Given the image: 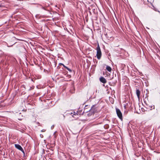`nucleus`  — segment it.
<instances>
[{"label": "nucleus", "mask_w": 160, "mask_h": 160, "mask_svg": "<svg viewBox=\"0 0 160 160\" xmlns=\"http://www.w3.org/2000/svg\"><path fill=\"white\" fill-rule=\"evenodd\" d=\"M67 115H71L72 117L74 118H77L76 116L78 115V114L77 112H73L72 111L71 112V111H68L67 113Z\"/></svg>", "instance_id": "7ed1b4c3"}, {"label": "nucleus", "mask_w": 160, "mask_h": 160, "mask_svg": "<svg viewBox=\"0 0 160 160\" xmlns=\"http://www.w3.org/2000/svg\"><path fill=\"white\" fill-rule=\"evenodd\" d=\"M94 113H92V112H90V111L89 110V112L88 114V116L89 117L91 116L92 115H93Z\"/></svg>", "instance_id": "9b49d317"}, {"label": "nucleus", "mask_w": 160, "mask_h": 160, "mask_svg": "<svg viewBox=\"0 0 160 160\" xmlns=\"http://www.w3.org/2000/svg\"><path fill=\"white\" fill-rule=\"evenodd\" d=\"M97 58L98 59H100L102 56V53L100 47H99V44L98 43L97 45Z\"/></svg>", "instance_id": "f257e3e1"}, {"label": "nucleus", "mask_w": 160, "mask_h": 160, "mask_svg": "<svg viewBox=\"0 0 160 160\" xmlns=\"http://www.w3.org/2000/svg\"><path fill=\"white\" fill-rule=\"evenodd\" d=\"M116 113L117 115V116L119 118V119L121 120H122V114L121 113L120 110L118 108H116Z\"/></svg>", "instance_id": "f03ea898"}, {"label": "nucleus", "mask_w": 160, "mask_h": 160, "mask_svg": "<svg viewBox=\"0 0 160 160\" xmlns=\"http://www.w3.org/2000/svg\"><path fill=\"white\" fill-rule=\"evenodd\" d=\"M15 146L16 148L21 151L22 152L24 153V151L20 145L18 144H15Z\"/></svg>", "instance_id": "39448f33"}, {"label": "nucleus", "mask_w": 160, "mask_h": 160, "mask_svg": "<svg viewBox=\"0 0 160 160\" xmlns=\"http://www.w3.org/2000/svg\"><path fill=\"white\" fill-rule=\"evenodd\" d=\"M41 131L42 132H45V130L44 129H43L42 130H41Z\"/></svg>", "instance_id": "ddd939ff"}, {"label": "nucleus", "mask_w": 160, "mask_h": 160, "mask_svg": "<svg viewBox=\"0 0 160 160\" xmlns=\"http://www.w3.org/2000/svg\"><path fill=\"white\" fill-rule=\"evenodd\" d=\"M158 12H160L159 11H158Z\"/></svg>", "instance_id": "6ab92c4d"}, {"label": "nucleus", "mask_w": 160, "mask_h": 160, "mask_svg": "<svg viewBox=\"0 0 160 160\" xmlns=\"http://www.w3.org/2000/svg\"><path fill=\"white\" fill-rule=\"evenodd\" d=\"M60 64L62 65L63 66L64 68H65L67 70H68L69 72H72V70H71V69H70V68H68V67H67L65 66L64 64H62V63H60Z\"/></svg>", "instance_id": "6e6552de"}, {"label": "nucleus", "mask_w": 160, "mask_h": 160, "mask_svg": "<svg viewBox=\"0 0 160 160\" xmlns=\"http://www.w3.org/2000/svg\"><path fill=\"white\" fill-rule=\"evenodd\" d=\"M97 109L95 105H93L90 109L89 110V111H90V112H92V113H95L97 112Z\"/></svg>", "instance_id": "20e7f679"}, {"label": "nucleus", "mask_w": 160, "mask_h": 160, "mask_svg": "<svg viewBox=\"0 0 160 160\" xmlns=\"http://www.w3.org/2000/svg\"><path fill=\"white\" fill-rule=\"evenodd\" d=\"M113 102H114L113 101V102H112V103H113Z\"/></svg>", "instance_id": "f3484780"}, {"label": "nucleus", "mask_w": 160, "mask_h": 160, "mask_svg": "<svg viewBox=\"0 0 160 160\" xmlns=\"http://www.w3.org/2000/svg\"><path fill=\"white\" fill-rule=\"evenodd\" d=\"M42 8L44 9V8L43 7Z\"/></svg>", "instance_id": "aec40b11"}, {"label": "nucleus", "mask_w": 160, "mask_h": 160, "mask_svg": "<svg viewBox=\"0 0 160 160\" xmlns=\"http://www.w3.org/2000/svg\"><path fill=\"white\" fill-rule=\"evenodd\" d=\"M3 6L1 4H0V7H1L2 6Z\"/></svg>", "instance_id": "4468645a"}, {"label": "nucleus", "mask_w": 160, "mask_h": 160, "mask_svg": "<svg viewBox=\"0 0 160 160\" xmlns=\"http://www.w3.org/2000/svg\"><path fill=\"white\" fill-rule=\"evenodd\" d=\"M53 128L52 126L51 127V128Z\"/></svg>", "instance_id": "a211bd4d"}, {"label": "nucleus", "mask_w": 160, "mask_h": 160, "mask_svg": "<svg viewBox=\"0 0 160 160\" xmlns=\"http://www.w3.org/2000/svg\"><path fill=\"white\" fill-rule=\"evenodd\" d=\"M87 106H87V105H86V106H85V108H86V107H87Z\"/></svg>", "instance_id": "2eb2a0df"}, {"label": "nucleus", "mask_w": 160, "mask_h": 160, "mask_svg": "<svg viewBox=\"0 0 160 160\" xmlns=\"http://www.w3.org/2000/svg\"><path fill=\"white\" fill-rule=\"evenodd\" d=\"M136 93L138 97V99H139L140 98V91L138 90L137 89L136 90Z\"/></svg>", "instance_id": "0eeeda50"}, {"label": "nucleus", "mask_w": 160, "mask_h": 160, "mask_svg": "<svg viewBox=\"0 0 160 160\" xmlns=\"http://www.w3.org/2000/svg\"><path fill=\"white\" fill-rule=\"evenodd\" d=\"M144 102L145 103V104L147 105V106L148 107L147 108H150V109H151V108H152V107H153V109H154V106H152L149 105L147 103H146V101H144Z\"/></svg>", "instance_id": "1a4fd4ad"}, {"label": "nucleus", "mask_w": 160, "mask_h": 160, "mask_svg": "<svg viewBox=\"0 0 160 160\" xmlns=\"http://www.w3.org/2000/svg\"><path fill=\"white\" fill-rule=\"evenodd\" d=\"M100 81L103 83H105L107 82L106 79L103 77H102L99 78Z\"/></svg>", "instance_id": "423d86ee"}, {"label": "nucleus", "mask_w": 160, "mask_h": 160, "mask_svg": "<svg viewBox=\"0 0 160 160\" xmlns=\"http://www.w3.org/2000/svg\"><path fill=\"white\" fill-rule=\"evenodd\" d=\"M86 108H84V111H85L86 112H88V111L86 110Z\"/></svg>", "instance_id": "f8f14e48"}, {"label": "nucleus", "mask_w": 160, "mask_h": 160, "mask_svg": "<svg viewBox=\"0 0 160 160\" xmlns=\"http://www.w3.org/2000/svg\"><path fill=\"white\" fill-rule=\"evenodd\" d=\"M107 70L109 72H110L112 70L111 68L108 66H107L106 67Z\"/></svg>", "instance_id": "9d476101"}, {"label": "nucleus", "mask_w": 160, "mask_h": 160, "mask_svg": "<svg viewBox=\"0 0 160 160\" xmlns=\"http://www.w3.org/2000/svg\"><path fill=\"white\" fill-rule=\"evenodd\" d=\"M97 89H96V92H97Z\"/></svg>", "instance_id": "dca6fc26"}]
</instances>
